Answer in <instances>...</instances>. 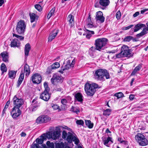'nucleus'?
<instances>
[{"label":"nucleus","mask_w":148,"mask_h":148,"mask_svg":"<svg viewBox=\"0 0 148 148\" xmlns=\"http://www.w3.org/2000/svg\"><path fill=\"white\" fill-rule=\"evenodd\" d=\"M94 76L95 79L102 81L105 80L104 77L106 79L110 78L109 73L107 71L102 69H99L96 70L94 74Z\"/></svg>","instance_id":"1"},{"label":"nucleus","mask_w":148,"mask_h":148,"mask_svg":"<svg viewBox=\"0 0 148 148\" xmlns=\"http://www.w3.org/2000/svg\"><path fill=\"white\" fill-rule=\"evenodd\" d=\"M98 85L95 83L90 84L86 83L85 85V90L87 95L93 96L98 87Z\"/></svg>","instance_id":"2"},{"label":"nucleus","mask_w":148,"mask_h":148,"mask_svg":"<svg viewBox=\"0 0 148 148\" xmlns=\"http://www.w3.org/2000/svg\"><path fill=\"white\" fill-rule=\"evenodd\" d=\"M108 40L106 38H97L95 41V45L96 46L97 50L101 51L104 49V47L106 45Z\"/></svg>","instance_id":"3"},{"label":"nucleus","mask_w":148,"mask_h":148,"mask_svg":"<svg viewBox=\"0 0 148 148\" xmlns=\"http://www.w3.org/2000/svg\"><path fill=\"white\" fill-rule=\"evenodd\" d=\"M45 89L44 91L40 95V98L45 101L49 100L50 97V94L49 93L50 90L47 83L45 82L44 84Z\"/></svg>","instance_id":"4"},{"label":"nucleus","mask_w":148,"mask_h":148,"mask_svg":"<svg viewBox=\"0 0 148 148\" xmlns=\"http://www.w3.org/2000/svg\"><path fill=\"white\" fill-rule=\"evenodd\" d=\"M26 25L25 21L23 20H21L17 23L16 29L18 34H23L25 31Z\"/></svg>","instance_id":"5"},{"label":"nucleus","mask_w":148,"mask_h":148,"mask_svg":"<svg viewBox=\"0 0 148 148\" xmlns=\"http://www.w3.org/2000/svg\"><path fill=\"white\" fill-rule=\"evenodd\" d=\"M135 139L140 146H144L147 145L148 143L147 139L145 136L140 133H138L135 136Z\"/></svg>","instance_id":"6"},{"label":"nucleus","mask_w":148,"mask_h":148,"mask_svg":"<svg viewBox=\"0 0 148 148\" xmlns=\"http://www.w3.org/2000/svg\"><path fill=\"white\" fill-rule=\"evenodd\" d=\"M121 53H122L124 57L130 58L132 57L134 53L131 51L128 47L127 46L123 45L121 47Z\"/></svg>","instance_id":"7"},{"label":"nucleus","mask_w":148,"mask_h":148,"mask_svg":"<svg viewBox=\"0 0 148 148\" xmlns=\"http://www.w3.org/2000/svg\"><path fill=\"white\" fill-rule=\"evenodd\" d=\"M66 140L69 143H72V141L74 142L75 144L76 145H78L79 143V140L77 138V136L74 135L70 132H69L68 134Z\"/></svg>","instance_id":"8"},{"label":"nucleus","mask_w":148,"mask_h":148,"mask_svg":"<svg viewBox=\"0 0 148 148\" xmlns=\"http://www.w3.org/2000/svg\"><path fill=\"white\" fill-rule=\"evenodd\" d=\"M63 80V78L57 73L53 74L51 79L52 84L53 85H55L56 83H62Z\"/></svg>","instance_id":"9"},{"label":"nucleus","mask_w":148,"mask_h":148,"mask_svg":"<svg viewBox=\"0 0 148 148\" xmlns=\"http://www.w3.org/2000/svg\"><path fill=\"white\" fill-rule=\"evenodd\" d=\"M13 103L14 105V107L19 108L23 104V101L21 98L17 97V95H15L13 98Z\"/></svg>","instance_id":"10"},{"label":"nucleus","mask_w":148,"mask_h":148,"mask_svg":"<svg viewBox=\"0 0 148 148\" xmlns=\"http://www.w3.org/2000/svg\"><path fill=\"white\" fill-rule=\"evenodd\" d=\"M21 111L19 108L14 107L12 111L11 112V114L12 118L14 119H16L18 116L21 115Z\"/></svg>","instance_id":"11"},{"label":"nucleus","mask_w":148,"mask_h":148,"mask_svg":"<svg viewBox=\"0 0 148 148\" xmlns=\"http://www.w3.org/2000/svg\"><path fill=\"white\" fill-rule=\"evenodd\" d=\"M31 79L34 84H39L41 82L42 78L39 74L37 73L32 76Z\"/></svg>","instance_id":"12"},{"label":"nucleus","mask_w":148,"mask_h":148,"mask_svg":"<svg viewBox=\"0 0 148 148\" xmlns=\"http://www.w3.org/2000/svg\"><path fill=\"white\" fill-rule=\"evenodd\" d=\"M95 19L97 21H99L101 23L104 21L105 18L103 16V14L101 11H99L96 13Z\"/></svg>","instance_id":"13"},{"label":"nucleus","mask_w":148,"mask_h":148,"mask_svg":"<svg viewBox=\"0 0 148 148\" xmlns=\"http://www.w3.org/2000/svg\"><path fill=\"white\" fill-rule=\"evenodd\" d=\"M59 32L58 29H55L50 34L49 37L48 41L51 42L57 36Z\"/></svg>","instance_id":"14"},{"label":"nucleus","mask_w":148,"mask_h":148,"mask_svg":"<svg viewBox=\"0 0 148 148\" xmlns=\"http://www.w3.org/2000/svg\"><path fill=\"white\" fill-rule=\"evenodd\" d=\"M20 44V42L17 39H13L11 42L10 43V46L11 47H18Z\"/></svg>","instance_id":"15"},{"label":"nucleus","mask_w":148,"mask_h":148,"mask_svg":"<svg viewBox=\"0 0 148 148\" xmlns=\"http://www.w3.org/2000/svg\"><path fill=\"white\" fill-rule=\"evenodd\" d=\"M145 27V24L139 23L136 25L132 29H133L132 30H133L134 32H136L141 29L142 27Z\"/></svg>","instance_id":"16"},{"label":"nucleus","mask_w":148,"mask_h":148,"mask_svg":"<svg viewBox=\"0 0 148 148\" xmlns=\"http://www.w3.org/2000/svg\"><path fill=\"white\" fill-rule=\"evenodd\" d=\"M146 24L147 26V27L144 28L140 33L137 34L136 35L137 37L140 38L147 33V31H148V22Z\"/></svg>","instance_id":"17"},{"label":"nucleus","mask_w":148,"mask_h":148,"mask_svg":"<svg viewBox=\"0 0 148 148\" xmlns=\"http://www.w3.org/2000/svg\"><path fill=\"white\" fill-rule=\"evenodd\" d=\"M67 19L69 21V24L71 27H73L74 25V16L71 14H70L67 18Z\"/></svg>","instance_id":"18"},{"label":"nucleus","mask_w":148,"mask_h":148,"mask_svg":"<svg viewBox=\"0 0 148 148\" xmlns=\"http://www.w3.org/2000/svg\"><path fill=\"white\" fill-rule=\"evenodd\" d=\"M112 138L109 136H108L107 138H103V137L102 138V141L104 145L107 147H108V144L110 141L112 143H113V142L112 140Z\"/></svg>","instance_id":"19"},{"label":"nucleus","mask_w":148,"mask_h":148,"mask_svg":"<svg viewBox=\"0 0 148 148\" xmlns=\"http://www.w3.org/2000/svg\"><path fill=\"white\" fill-rule=\"evenodd\" d=\"M24 77V73L21 71L20 76L18 78L17 82V87H19L23 80Z\"/></svg>","instance_id":"20"},{"label":"nucleus","mask_w":148,"mask_h":148,"mask_svg":"<svg viewBox=\"0 0 148 148\" xmlns=\"http://www.w3.org/2000/svg\"><path fill=\"white\" fill-rule=\"evenodd\" d=\"M82 97V94L79 92L77 93L75 95V99L80 102H82L83 101Z\"/></svg>","instance_id":"21"},{"label":"nucleus","mask_w":148,"mask_h":148,"mask_svg":"<svg viewBox=\"0 0 148 148\" xmlns=\"http://www.w3.org/2000/svg\"><path fill=\"white\" fill-rule=\"evenodd\" d=\"M31 49V46L29 44H27L25 47V56L28 55Z\"/></svg>","instance_id":"22"},{"label":"nucleus","mask_w":148,"mask_h":148,"mask_svg":"<svg viewBox=\"0 0 148 148\" xmlns=\"http://www.w3.org/2000/svg\"><path fill=\"white\" fill-rule=\"evenodd\" d=\"M24 71L26 73V76H28L30 73V70L29 66L26 63L24 66Z\"/></svg>","instance_id":"23"},{"label":"nucleus","mask_w":148,"mask_h":148,"mask_svg":"<svg viewBox=\"0 0 148 148\" xmlns=\"http://www.w3.org/2000/svg\"><path fill=\"white\" fill-rule=\"evenodd\" d=\"M60 135V133L59 132L57 131H54L53 133L52 139L54 140L58 139Z\"/></svg>","instance_id":"24"},{"label":"nucleus","mask_w":148,"mask_h":148,"mask_svg":"<svg viewBox=\"0 0 148 148\" xmlns=\"http://www.w3.org/2000/svg\"><path fill=\"white\" fill-rule=\"evenodd\" d=\"M56 148H71L69 146L64 145L62 143H58L56 144Z\"/></svg>","instance_id":"25"},{"label":"nucleus","mask_w":148,"mask_h":148,"mask_svg":"<svg viewBox=\"0 0 148 148\" xmlns=\"http://www.w3.org/2000/svg\"><path fill=\"white\" fill-rule=\"evenodd\" d=\"M29 16L30 18V21L31 23L34 22L35 19H37L38 16L36 14L33 13H31L29 14Z\"/></svg>","instance_id":"26"},{"label":"nucleus","mask_w":148,"mask_h":148,"mask_svg":"<svg viewBox=\"0 0 148 148\" xmlns=\"http://www.w3.org/2000/svg\"><path fill=\"white\" fill-rule=\"evenodd\" d=\"M110 3L109 0H100L99 3L103 6H106L108 5Z\"/></svg>","instance_id":"27"},{"label":"nucleus","mask_w":148,"mask_h":148,"mask_svg":"<svg viewBox=\"0 0 148 148\" xmlns=\"http://www.w3.org/2000/svg\"><path fill=\"white\" fill-rule=\"evenodd\" d=\"M141 67V65L140 64L136 66L133 71L131 74V75H135L137 71L140 70Z\"/></svg>","instance_id":"28"},{"label":"nucleus","mask_w":148,"mask_h":148,"mask_svg":"<svg viewBox=\"0 0 148 148\" xmlns=\"http://www.w3.org/2000/svg\"><path fill=\"white\" fill-rule=\"evenodd\" d=\"M17 71L16 72L14 71H11L9 72L8 75L9 78L13 79L15 77L16 73Z\"/></svg>","instance_id":"29"},{"label":"nucleus","mask_w":148,"mask_h":148,"mask_svg":"<svg viewBox=\"0 0 148 148\" xmlns=\"http://www.w3.org/2000/svg\"><path fill=\"white\" fill-rule=\"evenodd\" d=\"M111 110L110 109H107L104 110L103 111V115L106 116H109L110 114Z\"/></svg>","instance_id":"30"},{"label":"nucleus","mask_w":148,"mask_h":148,"mask_svg":"<svg viewBox=\"0 0 148 148\" xmlns=\"http://www.w3.org/2000/svg\"><path fill=\"white\" fill-rule=\"evenodd\" d=\"M85 123L88 127L89 128H92L93 126V123H91V121L90 120H85Z\"/></svg>","instance_id":"31"},{"label":"nucleus","mask_w":148,"mask_h":148,"mask_svg":"<svg viewBox=\"0 0 148 148\" xmlns=\"http://www.w3.org/2000/svg\"><path fill=\"white\" fill-rule=\"evenodd\" d=\"M1 69L2 71L1 74H3L4 72H6L7 70V68L6 65L4 63L1 64Z\"/></svg>","instance_id":"32"},{"label":"nucleus","mask_w":148,"mask_h":148,"mask_svg":"<svg viewBox=\"0 0 148 148\" xmlns=\"http://www.w3.org/2000/svg\"><path fill=\"white\" fill-rule=\"evenodd\" d=\"M10 101L9 100L7 101V102L6 105H5L3 111L2 116H4V113H5V111H6V109L8 107L10 104Z\"/></svg>","instance_id":"33"},{"label":"nucleus","mask_w":148,"mask_h":148,"mask_svg":"<svg viewBox=\"0 0 148 148\" xmlns=\"http://www.w3.org/2000/svg\"><path fill=\"white\" fill-rule=\"evenodd\" d=\"M97 50L96 49V46L95 47H92L89 50V52L90 55L91 56H93V53L96 50Z\"/></svg>","instance_id":"34"},{"label":"nucleus","mask_w":148,"mask_h":148,"mask_svg":"<svg viewBox=\"0 0 148 148\" xmlns=\"http://www.w3.org/2000/svg\"><path fill=\"white\" fill-rule=\"evenodd\" d=\"M43 115L38 117L36 119V122L38 124H40L44 122L43 120Z\"/></svg>","instance_id":"35"},{"label":"nucleus","mask_w":148,"mask_h":148,"mask_svg":"<svg viewBox=\"0 0 148 148\" xmlns=\"http://www.w3.org/2000/svg\"><path fill=\"white\" fill-rule=\"evenodd\" d=\"M71 110L73 112L77 114L79 112V110L78 108L77 107H74L73 106L72 107Z\"/></svg>","instance_id":"36"},{"label":"nucleus","mask_w":148,"mask_h":148,"mask_svg":"<svg viewBox=\"0 0 148 148\" xmlns=\"http://www.w3.org/2000/svg\"><path fill=\"white\" fill-rule=\"evenodd\" d=\"M70 63V62L69 60L67 62L68 64L66 65L64 67H63V71H65V70H67L70 68V67H71V66L70 65H69V63Z\"/></svg>","instance_id":"37"},{"label":"nucleus","mask_w":148,"mask_h":148,"mask_svg":"<svg viewBox=\"0 0 148 148\" xmlns=\"http://www.w3.org/2000/svg\"><path fill=\"white\" fill-rule=\"evenodd\" d=\"M46 144L48 146V148H54V144L53 143H50L49 141H48Z\"/></svg>","instance_id":"38"},{"label":"nucleus","mask_w":148,"mask_h":148,"mask_svg":"<svg viewBox=\"0 0 148 148\" xmlns=\"http://www.w3.org/2000/svg\"><path fill=\"white\" fill-rule=\"evenodd\" d=\"M114 96L117 97L118 99H119L123 97L124 96V95L122 92H120L115 93Z\"/></svg>","instance_id":"39"},{"label":"nucleus","mask_w":148,"mask_h":148,"mask_svg":"<svg viewBox=\"0 0 148 148\" xmlns=\"http://www.w3.org/2000/svg\"><path fill=\"white\" fill-rule=\"evenodd\" d=\"M13 36H15L16 38L19 39V40H23L24 39V37L21 36H19L18 35L15 34H13Z\"/></svg>","instance_id":"40"},{"label":"nucleus","mask_w":148,"mask_h":148,"mask_svg":"<svg viewBox=\"0 0 148 148\" xmlns=\"http://www.w3.org/2000/svg\"><path fill=\"white\" fill-rule=\"evenodd\" d=\"M35 8L38 10L40 12L42 10V8L41 6L39 4H36L35 5Z\"/></svg>","instance_id":"41"},{"label":"nucleus","mask_w":148,"mask_h":148,"mask_svg":"<svg viewBox=\"0 0 148 148\" xmlns=\"http://www.w3.org/2000/svg\"><path fill=\"white\" fill-rule=\"evenodd\" d=\"M133 38V37L132 36H127L124 38L123 40L126 42H129L132 40Z\"/></svg>","instance_id":"42"},{"label":"nucleus","mask_w":148,"mask_h":148,"mask_svg":"<svg viewBox=\"0 0 148 148\" xmlns=\"http://www.w3.org/2000/svg\"><path fill=\"white\" fill-rule=\"evenodd\" d=\"M51 107L52 108L55 110L60 109V106H58L57 104H52Z\"/></svg>","instance_id":"43"},{"label":"nucleus","mask_w":148,"mask_h":148,"mask_svg":"<svg viewBox=\"0 0 148 148\" xmlns=\"http://www.w3.org/2000/svg\"><path fill=\"white\" fill-rule=\"evenodd\" d=\"M67 108L66 106V105L62 104L61 106V108H60V109H58V111H60L61 110H66Z\"/></svg>","instance_id":"44"},{"label":"nucleus","mask_w":148,"mask_h":148,"mask_svg":"<svg viewBox=\"0 0 148 148\" xmlns=\"http://www.w3.org/2000/svg\"><path fill=\"white\" fill-rule=\"evenodd\" d=\"M43 118L44 121L43 123H46L50 119L48 116L45 115H43Z\"/></svg>","instance_id":"45"},{"label":"nucleus","mask_w":148,"mask_h":148,"mask_svg":"<svg viewBox=\"0 0 148 148\" xmlns=\"http://www.w3.org/2000/svg\"><path fill=\"white\" fill-rule=\"evenodd\" d=\"M116 18L118 19H119L121 17V12L119 10L116 13Z\"/></svg>","instance_id":"46"},{"label":"nucleus","mask_w":148,"mask_h":148,"mask_svg":"<svg viewBox=\"0 0 148 148\" xmlns=\"http://www.w3.org/2000/svg\"><path fill=\"white\" fill-rule=\"evenodd\" d=\"M36 141L38 144H41L43 143V140L41 138H37L36 140Z\"/></svg>","instance_id":"47"},{"label":"nucleus","mask_w":148,"mask_h":148,"mask_svg":"<svg viewBox=\"0 0 148 148\" xmlns=\"http://www.w3.org/2000/svg\"><path fill=\"white\" fill-rule=\"evenodd\" d=\"M68 136V134L65 131H63L62 132V138L63 139H65Z\"/></svg>","instance_id":"48"},{"label":"nucleus","mask_w":148,"mask_h":148,"mask_svg":"<svg viewBox=\"0 0 148 148\" xmlns=\"http://www.w3.org/2000/svg\"><path fill=\"white\" fill-rule=\"evenodd\" d=\"M76 123L77 125H83L84 124V122L83 120H77L76 121Z\"/></svg>","instance_id":"49"},{"label":"nucleus","mask_w":148,"mask_h":148,"mask_svg":"<svg viewBox=\"0 0 148 148\" xmlns=\"http://www.w3.org/2000/svg\"><path fill=\"white\" fill-rule=\"evenodd\" d=\"M47 138H52L53 133L52 132H49L47 134Z\"/></svg>","instance_id":"50"},{"label":"nucleus","mask_w":148,"mask_h":148,"mask_svg":"<svg viewBox=\"0 0 148 148\" xmlns=\"http://www.w3.org/2000/svg\"><path fill=\"white\" fill-rule=\"evenodd\" d=\"M116 57L117 58H121L124 57L122 53H121V52L117 54H116Z\"/></svg>","instance_id":"51"},{"label":"nucleus","mask_w":148,"mask_h":148,"mask_svg":"<svg viewBox=\"0 0 148 148\" xmlns=\"http://www.w3.org/2000/svg\"><path fill=\"white\" fill-rule=\"evenodd\" d=\"M52 69L51 67H49L47 68L46 71V73L48 74H50L52 72Z\"/></svg>","instance_id":"52"},{"label":"nucleus","mask_w":148,"mask_h":148,"mask_svg":"<svg viewBox=\"0 0 148 148\" xmlns=\"http://www.w3.org/2000/svg\"><path fill=\"white\" fill-rule=\"evenodd\" d=\"M55 10V7L53 8L50 10L49 12V14H51V15L52 16L54 14V12Z\"/></svg>","instance_id":"53"},{"label":"nucleus","mask_w":148,"mask_h":148,"mask_svg":"<svg viewBox=\"0 0 148 148\" xmlns=\"http://www.w3.org/2000/svg\"><path fill=\"white\" fill-rule=\"evenodd\" d=\"M32 148H40V146L38 144L34 143L32 145Z\"/></svg>","instance_id":"54"},{"label":"nucleus","mask_w":148,"mask_h":148,"mask_svg":"<svg viewBox=\"0 0 148 148\" xmlns=\"http://www.w3.org/2000/svg\"><path fill=\"white\" fill-rule=\"evenodd\" d=\"M41 137L42 138V139L43 140H46L47 138V135L45 134H43L41 136Z\"/></svg>","instance_id":"55"},{"label":"nucleus","mask_w":148,"mask_h":148,"mask_svg":"<svg viewBox=\"0 0 148 148\" xmlns=\"http://www.w3.org/2000/svg\"><path fill=\"white\" fill-rule=\"evenodd\" d=\"M61 102L62 104L66 105L67 103V101L66 99H63L61 100Z\"/></svg>","instance_id":"56"},{"label":"nucleus","mask_w":148,"mask_h":148,"mask_svg":"<svg viewBox=\"0 0 148 148\" xmlns=\"http://www.w3.org/2000/svg\"><path fill=\"white\" fill-rule=\"evenodd\" d=\"M32 111H35L38 107L37 106H34L33 105H32Z\"/></svg>","instance_id":"57"},{"label":"nucleus","mask_w":148,"mask_h":148,"mask_svg":"<svg viewBox=\"0 0 148 148\" xmlns=\"http://www.w3.org/2000/svg\"><path fill=\"white\" fill-rule=\"evenodd\" d=\"M134 26V25H131L125 27H124L123 29L124 30H126L129 29L132 27Z\"/></svg>","instance_id":"58"},{"label":"nucleus","mask_w":148,"mask_h":148,"mask_svg":"<svg viewBox=\"0 0 148 148\" xmlns=\"http://www.w3.org/2000/svg\"><path fill=\"white\" fill-rule=\"evenodd\" d=\"M87 21L88 23H92V21L90 18V15H89L88 17V18Z\"/></svg>","instance_id":"59"},{"label":"nucleus","mask_w":148,"mask_h":148,"mask_svg":"<svg viewBox=\"0 0 148 148\" xmlns=\"http://www.w3.org/2000/svg\"><path fill=\"white\" fill-rule=\"evenodd\" d=\"M78 30L81 31L78 32V33L80 35H81L82 33H83L84 32V30H82L81 28H79L78 29Z\"/></svg>","instance_id":"60"},{"label":"nucleus","mask_w":148,"mask_h":148,"mask_svg":"<svg viewBox=\"0 0 148 148\" xmlns=\"http://www.w3.org/2000/svg\"><path fill=\"white\" fill-rule=\"evenodd\" d=\"M94 26V25L91 23H88L87 25V27L88 28H92Z\"/></svg>","instance_id":"61"},{"label":"nucleus","mask_w":148,"mask_h":148,"mask_svg":"<svg viewBox=\"0 0 148 148\" xmlns=\"http://www.w3.org/2000/svg\"><path fill=\"white\" fill-rule=\"evenodd\" d=\"M55 66L58 68H59L60 66V64L58 62H55L53 64Z\"/></svg>","instance_id":"62"},{"label":"nucleus","mask_w":148,"mask_h":148,"mask_svg":"<svg viewBox=\"0 0 148 148\" xmlns=\"http://www.w3.org/2000/svg\"><path fill=\"white\" fill-rule=\"evenodd\" d=\"M86 30L88 32L87 33L88 34H94V31H91L90 30L86 29Z\"/></svg>","instance_id":"63"},{"label":"nucleus","mask_w":148,"mask_h":148,"mask_svg":"<svg viewBox=\"0 0 148 148\" xmlns=\"http://www.w3.org/2000/svg\"><path fill=\"white\" fill-rule=\"evenodd\" d=\"M134 97V95H131L129 96V99L131 100H133Z\"/></svg>","instance_id":"64"}]
</instances>
